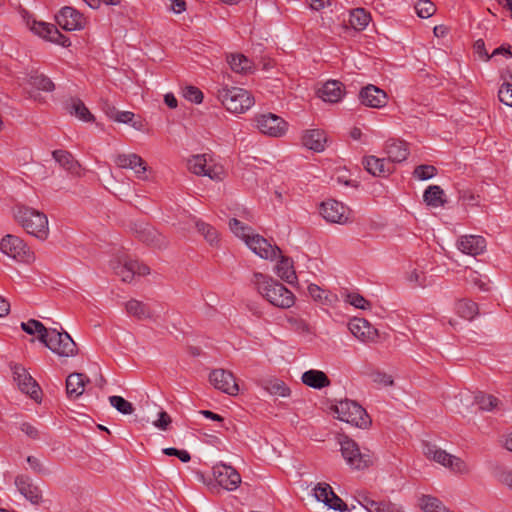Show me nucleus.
I'll return each instance as SVG.
<instances>
[{
	"label": "nucleus",
	"instance_id": "64",
	"mask_svg": "<svg viewBox=\"0 0 512 512\" xmlns=\"http://www.w3.org/2000/svg\"><path fill=\"white\" fill-rule=\"evenodd\" d=\"M103 111L105 112V114L112 120H115L116 118V115L118 114V110L116 109L115 106H113L112 104H110L109 102H105L104 105H103Z\"/></svg>",
	"mask_w": 512,
	"mask_h": 512
},
{
	"label": "nucleus",
	"instance_id": "26",
	"mask_svg": "<svg viewBox=\"0 0 512 512\" xmlns=\"http://www.w3.org/2000/svg\"><path fill=\"white\" fill-rule=\"evenodd\" d=\"M363 165L368 173L376 177H386L393 172V166L386 163L384 158L367 156L363 159Z\"/></svg>",
	"mask_w": 512,
	"mask_h": 512
},
{
	"label": "nucleus",
	"instance_id": "27",
	"mask_svg": "<svg viewBox=\"0 0 512 512\" xmlns=\"http://www.w3.org/2000/svg\"><path fill=\"white\" fill-rule=\"evenodd\" d=\"M54 160L66 171L74 175H79L81 170L80 163L67 150H54L52 152Z\"/></svg>",
	"mask_w": 512,
	"mask_h": 512
},
{
	"label": "nucleus",
	"instance_id": "11",
	"mask_svg": "<svg viewBox=\"0 0 512 512\" xmlns=\"http://www.w3.org/2000/svg\"><path fill=\"white\" fill-rule=\"evenodd\" d=\"M350 209L336 200H327L320 205V214L330 223L346 224L350 221Z\"/></svg>",
	"mask_w": 512,
	"mask_h": 512
},
{
	"label": "nucleus",
	"instance_id": "36",
	"mask_svg": "<svg viewBox=\"0 0 512 512\" xmlns=\"http://www.w3.org/2000/svg\"><path fill=\"white\" fill-rule=\"evenodd\" d=\"M455 310L461 318L469 321L473 320L479 313L478 304L468 299L458 301Z\"/></svg>",
	"mask_w": 512,
	"mask_h": 512
},
{
	"label": "nucleus",
	"instance_id": "8",
	"mask_svg": "<svg viewBox=\"0 0 512 512\" xmlns=\"http://www.w3.org/2000/svg\"><path fill=\"white\" fill-rule=\"evenodd\" d=\"M0 250L7 256L19 261L29 263L34 260V253L18 236L8 234L0 243Z\"/></svg>",
	"mask_w": 512,
	"mask_h": 512
},
{
	"label": "nucleus",
	"instance_id": "6",
	"mask_svg": "<svg viewBox=\"0 0 512 512\" xmlns=\"http://www.w3.org/2000/svg\"><path fill=\"white\" fill-rule=\"evenodd\" d=\"M41 341L47 348L60 357H73L77 354V345L65 331L48 328L47 336Z\"/></svg>",
	"mask_w": 512,
	"mask_h": 512
},
{
	"label": "nucleus",
	"instance_id": "15",
	"mask_svg": "<svg viewBox=\"0 0 512 512\" xmlns=\"http://www.w3.org/2000/svg\"><path fill=\"white\" fill-rule=\"evenodd\" d=\"M210 383L218 390L229 395H236L239 391L234 375L224 369H215L209 375Z\"/></svg>",
	"mask_w": 512,
	"mask_h": 512
},
{
	"label": "nucleus",
	"instance_id": "4",
	"mask_svg": "<svg viewBox=\"0 0 512 512\" xmlns=\"http://www.w3.org/2000/svg\"><path fill=\"white\" fill-rule=\"evenodd\" d=\"M340 421L349 423L361 429H367L371 425V418L366 410L357 402L345 399L339 401L333 407Z\"/></svg>",
	"mask_w": 512,
	"mask_h": 512
},
{
	"label": "nucleus",
	"instance_id": "61",
	"mask_svg": "<svg viewBox=\"0 0 512 512\" xmlns=\"http://www.w3.org/2000/svg\"><path fill=\"white\" fill-rule=\"evenodd\" d=\"M135 115L130 111H119L114 121L124 124H131L134 128H137V124L133 122Z\"/></svg>",
	"mask_w": 512,
	"mask_h": 512
},
{
	"label": "nucleus",
	"instance_id": "52",
	"mask_svg": "<svg viewBox=\"0 0 512 512\" xmlns=\"http://www.w3.org/2000/svg\"><path fill=\"white\" fill-rule=\"evenodd\" d=\"M494 475L498 482L512 490V469L507 467H497Z\"/></svg>",
	"mask_w": 512,
	"mask_h": 512
},
{
	"label": "nucleus",
	"instance_id": "34",
	"mask_svg": "<svg viewBox=\"0 0 512 512\" xmlns=\"http://www.w3.org/2000/svg\"><path fill=\"white\" fill-rule=\"evenodd\" d=\"M127 314L138 320L151 319L153 314L149 306L139 300L131 299L125 304Z\"/></svg>",
	"mask_w": 512,
	"mask_h": 512
},
{
	"label": "nucleus",
	"instance_id": "58",
	"mask_svg": "<svg viewBox=\"0 0 512 512\" xmlns=\"http://www.w3.org/2000/svg\"><path fill=\"white\" fill-rule=\"evenodd\" d=\"M27 462L35 473L41 475H47L49 473L48 469L42 464L40 459H38L37 457L28 456Z\"/></svg>",
	"mask_w": 512,
	"mask_h": 512
},
{
	"label": "nucleus",
	"instance_id": "37",
	"mask_svg": "<svg viewBox=\"0 0 512 512\" xmlns=\"http://www.w3.org/2000/svg\"><path fill=\"white\" fill-rule=\"evenodd\" d=\"M371 20L370 14L363 8H357L350 12L349 24L356 31L364 30Z\"/></svg>",
	"mask_w": 512,
	"mask_h": 512
},
{
	"label": "nucleus",
	"instance_id": "23",
	"mask_svg": "<svg viewBox=\"0 0 512 512\" xmlns=\"http://www.w3.org/2000/svg\"><path fill=\"white\" fill-rule=\"evenodd\" d=\"M15 485L18 491L32 504H39L42 500L41 490L32 483V480L25 475H18L15 478Z\"/></svg>",
	"mask_w": 512,
	"mask_h": 512
},
{
	"label": "nucleus",
	"instance_id": "20",
	"mask_svg": "<svg viewBox=\"0 0 512 512\" xmlns=\"http://www.w3.org/2000/svg\"><path fill=\"white\" fill-rule=\"evenodd\" d=\"M350 332L362 342H373L378 337L377 329L364 318H353L348 324Z\"/></svg>",
	"mask_w": 512,
	"mask_h": 512
},
{
	"label": "nucleus",
	"instance_id": "50",
	"mask_svg": "<svg viewBox=\"0 0 512 512\" xmlns=\"http://www.w3.org/2000/svg\"><path fill=\"white\" fill-rule=\"evenodd\" d=\"M345 301L355 308L366 310L369 309L371 304L368 300H366L359 293L351 292L347 293L345 297Z\"/></svg>",
	"mask_w": 512,
	"mask_h": 512
},
{
	"label": "nucleus",
	"instance_id": "57",
	"mask_svg": "<svg viewBox=\"0 0 512 512\" xmlns=\"http://www.w3.org/2000/svg\"><path fill=\"white\" fill-rule=\"evenodd\" d=\"M370 377L374 383L383 385V386H391L394 381L392 377L385 372L374 371L370 374Z\"/></svg>",
	"mask_w": 512,
	"mask_h": 512
},
{
	"label": "nucleus",
	"instance_id": "2",
	"mask_svg": "<svg viewBox=\"0 0 512 512\" xmlns=\"http://www.w3.org/2000/svg\"><path fill=\"white\" fill-rule=\"evenodd\" d=\"M14 217L28 234L40 240L47 239L49 235L48 219L43 212L26 206H18L14 211Z\"/></svg>",
	"mask_w": 512,
	"mask_h": 512
},
{
	"label": "nucleus",
	"instance_id": "47",
	"mask_svg": "<svg viewBox=\"0 0 512 512\" xmlns=\"http://www.w3.org/2000/svg\"><path fill=\"white\" fill-rule=\"evenodd\" d=\"M308 292L314 300L324 301L325 303L331 304L336 299V295L324 291L316 284H310Z\"/></svg>",
	"mask_w": 512,
	"mask_h": 512
},
{
	"label": "nucleus",
	"instance_id": "31",
	"mask_svg": "<svg viewBox=\"0 0 512 512\" xmlns=\"http://www.w3.org/2000/svg\"><path fill=\"white\" fill-rule=\"evenodd\" d=\"M280 260L276 265V274L288 284H294L297 280V275L293 266V260L289 257L279 255Z\"/></svg>",
	"mask_w": 512,
	"mask_h": 512
},
{
	"label": "nucleus",
	"instance_id": "48",
	"mask_svg": "<svg viewBox=\"0 0 512 512\" xmlns=\"http://www.w3.org/2000/svg\"><path fill=\"white\" fill-rule=\"evenodd\" d=\"M229 227L237 237L243 239L245 242L247 238L251 235V227L244 225L241 221H239L236 218H232L229 221Z\"/></svg>",
	"mask_w": 512,
	"mask_h": 512
},
{
	"label": "nucleus",
	"instance_id": "51",
	"mask_svg": "<svg viewBox=\"0 0 512 512\" xmlns=\"http://www.w3.org/2000/svg\"><path fill=\"white\" fill-rule=\"evenodd\" d=\"M437 174V168L433 165L422 164L414 169L413 175L419 180H428Z\"/></svg>",
	"mask_w": 512,
	"mask_h": 512
},
{
	"label": "nucleus",
	"instance_id": "33",
	"mask_svg": "<svg viewBox=\"0 0 512 512\" xmlns=\"http://www.w3.org/2000/svg\"><path fill=\"white\" fill-rule=\"evenodd\" d=\"M360 505L368 512H401L394 504L385 501H374L366 495L360 496L358 500Z\"/></svg>",
	"mask_w": 512,
	"mask_h": 512
},
{
	"label": "nucleus",
	"instance_id": "63",
	"mask_svg": "<svg viewBox=\"0 0 512 512\" xmlns=\"http://www.w3.org/2000/svg\"><path fill=\"white\" fill-rule=\"evenodd\" d=\"M474 51L478 56L484 60L488 61L491 58V54L489 55L486 48H485V42L482 39H478L475 41L473 45Z\"/></svg>",
	"mask_w": 512,
	"mask_h": 512
},
{
	"label": "nucleus",
	"instance_id": "7",
	"mask_svg": "<svg viewBox=\"0 0 512 512\" xmlns=\"http://www.w3.org/2000/svg\"><path fill=\"white\" fill-rule=\"evenodd\" d=\"M423 453L428 459L449 468L453 472L460 474H466L469 472L467 464L461 458L447 453L436 445L425 442L423 444Z\"/></svg>",
	"mask_w": 512,
	"mask_h": 512
},
{
	"label": "nucleus",
	"instance_id": "10",
	"mask_svg": "<svg viewBox=\"0 0 512 512\" xmlns=\"http://www.w3.org/2000/svg\"><path fill=\"white\" fill-rule=\"evenodd\" d=\"M213 476L216 483L227 491L236 490L241 483V476L238 471L224 463H217L213 466Z\"/></svg>",
	"mask_w": 512,
	"mask_h": 512
},
{
	"label": "nucleus",
	"instance_id": "39",
	"mask_svg": "<svg viewBox=\"0 0 512 512\" xmlns=\"http://www.w3.org/2000/svg\"><path fill=\"white\" fill-rule=\"evenodd\" d=\"M263 388L271 395L280 396V397H288L290 396L291 390L290 388L279 379H269L263 381Z\"/></svg>",
	"mask_w": 512,
	"mask_h": 512
},
{
	"label": "nucleus",
	"instance_id": "14",
	"mask_svg": "<svg viewBox=\"0 0 512 512\" xmlns=\"http://www.w3.org/2000/svg\"><path fill=\"white\" fill-rule=\"evenodd\" d=\"M13 375L19 389L23 393L29 395L35 401L40 400L41 388L25 368L21 366H15Z\"/></svg>",
	"mask_w": 512,
	"mask_h": 512
},
{
	"label": "nucleus",
	"instance_id": "42",
	"mask_svg": "<svg viewBox=\"0 0 512 512\" xmlns=\"http://www.w3.org/2000/svg\"><path fill=\"white\" fill-rule=\"evenodd\" d=\"M21 328L29 335L38 334L39 341H43V337L47 336V329L40 321L30 319L27 322L21 323Z\"/></svg>",
	"mask_w": 512,
	"mask_h": 512
},
{
	"label": "nucleus",
	"instance_id": "38",
	"mask_svg": "<svg viewBox=\"0 0 512 512\" xmlns=\"http://www.w3.org/2000/svg\"><path fill=\"white\" fill-rule=\"evenodd\" d=\"M67 110L70 114L75 115L77 118H79L82 121L85 122H91L94 121V116L91 114V112L88 110V108L85 106L83 101L80 99H71L70 103L67 104Z\"/></svg>",
	"mask_w": 512,
	"mask_h": 512
},
{
	"label": "nucleus",
	"instance_id": "5",
	"mask_svg": "<svg viewBox=\"0 0 512 512\" xmlns=\"http://www.w3.org/2000/svg\"><path fill=\"white\" fill-rule=\"evenodd\" d=\"M339 444L341 455L351 469L363 470L373 464V454L370 451L362 452L353 439L343 436Z\"/></svg>",
	"mask_w": 512,
	"mask_h": 512
},
{
	"label": "nucleus",
	"instance_id": "45",
	"mask_svg": "<svg viewBox=\"0 0 512 512\" xmlns=\"http://www.w3.org/2000/svg\"><path fill=\"white\" fill-rule=\"evenodd\" d=\"M109 402L112 407H114L118 412H120L123 415H130L135 410L132 403L121 396H110Z\"/></svg>",
	"mask_w": 512,
	"mask_h": 512
},
{
	"label": "nucleus",
	"instance_id": "9",
	"mask_svg": "<svg viewBox=\"0 0 512 512\" xmlns=\"http://www.w3.org/2000/svg\"><path fill=\"white\" fill-rule=\"evenodd\" d=\"M255 122L259 131L270 137H282L288 130V123L282 117L273 113L256 115Z\"/></svg>",
	"mask_w": 512,
	"mask_h": 512
},
{
	"label": "nucleus",
	"instance_id": "29",
	"mask_svg": "<svg viewBox=\"0 0 512 512\" xmlns=\"http://www.w3.org/2000/svg\"><path fill=\"white\" fill-rule=\"evenodd\" d=\"M319 96L325 102L337 103L343 96V84L337 80L327 81L319 90Z\"/></svg>",
	"mask_w": 512,
	"mask_h": 512
},
{
	"label": "nucleus",
	"instance_id": "32",
	"mask_svg": "<svg viewBox=\"0 0 512 512\" xmlns=\"http://www.w3.org/2000/svg\"><path fill=\"white\" fill-rule=\"evenodd\" d=\"M226 61L235 73L247 74L253 69V62L242 53L228 54Z\"/></svg>",
	"mask_w": 512,
	"mask_h": 512
},
{
	"label": "nucleus",
	"instance_id": "3",
	"mask_svg": "<svg viewBox=\"0 0 512 512\" xmlns=\"http://www.w3.org/2000/svg\"><path fill=\"white\" fill-rule=\"evenodd\" d=\"M217 98L227 111L233 114H242L254 105L251 93L240 87L223 86L217 91Z\"/></svg>",
	"mask_w": 512,
	"mask_h": 512
},
{
	"label": "nucleus",
	"instance_id": "21",
	"mask_svg": "<svg viewBox=\"0 0 512 512\" xmlns=\"http://www.w3.org/2000/svg\"><path fill=\"white\" fill-rule=\"evenodd\" d=\"M359 99L367 107L381 108L387 103V94L374 85H368L361 89Z\"/></svg>",
	"mask_w": 512,
	"mask_h": 512
},
{
	"label": "nucleus",
	"instance_id": "19",
	"mask_svg": "<svg viewBox=\"0 0 512 512\" xmlns=\"http://www.w3.org/2000/svg\"><path fill=\"white\" fill-rule=\"evenodd\" d=\"M314 496L318 501L323 502L331 509L337 511L347 510V505L334 493L332 487L327 483H319L314 488Z\"/></svg>",
	"mask_w": 512,
	"mask_h": 512
},
{
	"label": "nucleus",
	"instance_id": "41",
	"mask_svg": "<svg viewBox=\"0 0 512 512\" xmlns=\"http://www.w3.org/2000/svg\"><path fill=\"white\" fill-rule=\"evenodd\" d=\"M195 226H196L197 231L203 235L205 240L210 245L213 246V245L218 244L219 234H218V231L212 225H210L202 220H197L195 223Z\"/></svg>",
	"mask_w": 512,
	"mask_h": 512
},
{
	"label": "nucleus",
	"instance_id": "35",
	"mask_svg": "<svg viewBox=\"0 0 512 512\" xmlns=\"http://www.w3.org/2000/svg\"><path fill=\"white\" fill-rule=\"evenodd\" d=\"M444 190L438 185L429 186L423 194L424 201L428 206L439 207L446 203Z\"/></svg>",
	"mask_w": 512,
	"mask_h": 512
},
{
	"label": "nucleus",
	"instance_id": "16",
	"mask_svg": "<svg viewBox=\"0 0 512 512\" xmlns=\"http://www.w3.org/2000/svg\"><path fill=\"white\" fill-rule=\"evenodd\" d=\"M31 30L36 35L63 47H68L71 44L69 38L63 35L53 24L34 20Z\"/></svg>",
	"mask_w": 512,
	"mask_h": 512
},
{
	"label": "nucleus",
	"instance_id": "49",
	"mask_svg": "<svg viewBox=\"0 0 512 512\" xmlns=\"http://www.w3.org/2000/svg\"><path fill=\"white\" fill-rule=\"evenodd\" d=\"M415 10L420 18H429L436 12V6L430 0H419L415 5Z\"/></svg>",
	"mask_w": 512,
	"mask_h": 512
},
{
	"label": "nucleus",
	"instance_id": "17",
	"mask_svg": "<svg viewBox=\"0 0 512 512\" xmlns=\"http://www.w3.org/2000/svg\"><path fill=\"white\" fill-rule=\"evenodd\" d=\"M113 269L123 282L132 281L135 275L145 276L150 273V268L147 265L132 259H125L123 263L119 262L113 266Z\"/></svg>",
	"mask_w": 512,
	"mask_h": 512
},
{
	"label": "nucleus",
	"instance_id": "60",
	"mask_svg": "<svg viewBox=\"0 0 512 512\" xmlns=\"http://www.w3.org/2000/svg\"><path fill=\"white\" fill-rule=\"evenodd\" d=\"M20 430L33 440H37L40 438L39 430L29 422L21 423Z\"/></svg>",
	"mask_w": 512,
	"mask_h": 512
},
{
	"label": "nucleus",
	"instance_id": "44",
	"mask_svg": "<svg viewBox=\"0 0 512 512\" xmlns=\"http://www.w3.org/2000/svg\"><path fill=\"white\" fill-rule=\"evenodd\" d=\"M208 165V160L205 154L194 155L188 160V169L196 175H203Z\"/></svg>",
	"mask_w": 512,
	"mask_h": 512
},
{
	"label": "nucleus",
	"instance_id": "30",
	"mask_svg": "<svg viewBox=\"0 0 512 512\" xmlns=\"http://www.w3.org/2000/svg\"><path fill=\"white\" fill-rule=\"evenodd\" d=\"M302 382L314 389H322L331 384L328 376L320 370L311 369L302 374Z\"/></svg>",
	"mask_w": 512,
	"mask_h": 512
},
{
	"label": "nucleus",
	"instance_id": "28",
	"mask_svg": "<svg viewBox=\"0 0 512 512\" xmlns=\"http://www.w3.org/2000/svg\"><path fill=\"white\" fill-rule=\"evenodd\" d=\"M85 382L89 379L82 373H71L66 379V393L69 398L76 399L84 392Z\"/></svg>",
	"mask_w": 512,
	"mask_h": 512
},
{
	"label": "nucleus",
	"instance_id": "12",
	"mask_svg": "<svg viewBox=\"0 0 512 512\" xmlns=\"http://www.w3.org/2000/svg\"><path fill=\"white\" fill-rule=\"evenodd\" d=\"M114 163L121 169H131L135 176L140 180L147 179L148 166L141 156L136 153L118 154L114 158Z\"/></svg>",
	"mask_w": 512,
	"mask_h": 512
},
{
	"label": "nucleus",
	"instance_id": "54",
	"mask_svg": "<svg viewBox=\"0 0 512 512\" xmlns=\"http://www.w3.org/2000/svg\"><path fill=\"white\" fill-rule=\"evenodd\" d=\"M288 324L290 325V328L298 333H308L309 332V325L308 323L295 315L287 316L286 318Z\"/></svg>",
	"mask_w": 512,
	"mask_h": 512
},
{
	"label": "nucleus",
	"instance_id": "40",
	"mask_svg": "<svg viewBox=\"0 0 512 512\" xmlns=\"http://www.w3.org/2000/svg\"><path fill=\"white\" fill-rule=\"evenodd\" d=\"M28 83L31 87L46 92H51L55 89V85L52 80L44 74L33 72L28 77Z\"/></svg>",
	"mask_w": 512,
	"mask_h": 512
},
{
	"label": "nucleus",
	"instance_id": "22",
	"mask_svg": "<svg viewBox=\"0 0 512 512\" xmlns=\"http://www.w3.org/2000/svg\"><path fill=\"white\" fill-rule=\"evenodd\" d=\"M457 246L462 253L476 256L484 252L486 240L482 236L464 235L458 240Z\"/></svg>",
	"mask_w": 512,
	"mask_h": 512
},
{
	"label": "nucleus",
	"instance_id": "53",
	"mask_svg": "<svg viewBox=\"0 0 512 512\" xmlns=\"http://www.w3.org/2000/svg\"><path fill=\"white\" fill-rule=\"evenodd\" d=\"M202 176H207L211 180L214 181H222L225 177V170L222 165L219 164H209L206 167L205 172Z\"/></svg>",
	"mask_w": 512,
	"mask_h": 512
},
{
	"label": "nucleus",
	"instance_id": "24",
	"mask_svg": "<svg viewBox=\"0 0 512 512\" xmlns=\"http://www.w3.org/2000/svg\"><path fill=\"white\" fill-rule=\"evenodd\" d=\"M301 142L309 150L322 152L325 149L327 138L323 130L310 129L303 132Z\"/></svg>",
	"mask_w": 512,
	"mask_h": 512
},
{
	"label": "nucleus",
	"instance_id": "18",
	"mask_svg": "<svg viewBox=\"0 0 512 512\" xmlns=\"http://www.w3.org/2000/svg\"><path fill=\"white\" fill-rule=\"evenodd\" d=\"M57 24L66 31L83 29L85 26L84 16L72 7H63L56 16Z\"/></svg>",
	"mask_w": 512,
	"mask_h": 512
},
{
	"label": "nucleus",
	"instance_id": "13",
	"mask_svg": "<svg viewBox=\"0 0 512 512\" xmlns=\"http://www.w3.org/2000/svg\"><path fill=\"white\" fill-rule=\"evenodd\" d=\"M245 243L256 255L263 259L273 260L281 254L278 246L272 245L267 239L258 234H251Z\"/></svg>",
	"mask_w": 512,
	"mask_h": 512
},
{
	"label": "nucleus",
	"instance_id": "55",
	"mask_svg": "<svg viewBox=\"0 0 512 512\" xmlns=\"http://www.w3.org/2000/svg\"><path fill=\"white\" fill-rule=\"evenodd\" d=\"M183 96L186 100L195 104L202 103L204 97L202 91L195 86L185 87L183 90Z\"/></svg>",
	"mask_w": 512,
	"mask_h": 512
},
{
	"label": "nucleus",
	"instance_id": "25",
	"mask_svg": "<svg viewBox=\"0 0 512 512\" xmlns=\"http://www.w3.org/2000/svg\"><path fill=\"white\" fill-rule=\"evenodd\" d=\"M385 150L389 161L393 163L405 161L410 153L408 143L399 139H389L386 142Z\"/></svg>",
	"mask_w": 512,
	"mask_h": 512
},
{
	"label": "nucleus",
	"instance_id": "43",
	"mask_svg": "<svg viewBox=\"0 0 512 512\" xmlns=\"http://www.w3.org/2000/svg\"><path fill=\"white\" fill-rule=\"evenodd\" d=\"M478 408L483 411H491L498 405V398L493 395L479 392L474 397Z\"/></svg>",
	"mask_w": 512,
	"mask_h": 512
},
{
	"label": "nucleus",
	"instance_id": "46",
	"mask_svg": "<svg viewBox=\"0 0 512 512\" xmlns=\"http://www.w3.org/2000/svg\"><path fill=\"white\" fill-rule=\"evenodd\" d=\"M466 280L468 283L477 287L481 291H488L489 284L487 277H483L479 272L475 270H469L466 275Z\"/></svg>",
	"mask_w": 512,
	"mask_h": 512
},
{
	"label": "nucleus",
	"instance_id": "62",
	"mask_svg": "<svg viewBox=\"0 0 512 512\" xmlns=\"http://www.w3.org/2000/svg\"><path fill=\"white\" fill-rule=\"evenodd\" d=\"M407 279L410 283L414 284L415 286L425 285V275L423 272L418 271L417 269L412 270L408 274Z\"/></svg>",
	"mask_w": 512,
	"mask_h": 512
},
{
	"label": "nucleus",
	"instance_id": "1",
	"mask_svg": "<svg viewBox=\"0 0 512 512\" xmlns=\"http://www.w3.org/2000/svg\"><path fill=\"white\" fill-rule=\"evenodd\" d=\"M252 282L258 292L273 306L287 309L294 305V294L279 281L256 272L253 274Z\"/></svg>",
	"mask_w": 512,
	"mask_h": 512
},
{
	"label": "nucleus",
	"instance_id": "59",
	"mask_svg": "<svg viewBox=\"0 0 512 512\" xmlns=\"http://www.w3.org/2000/svg\"><path fill=\"white\" fill-rule=\"evenodd\" d=\"M172 420L169 414L165 411L159 412V417L153 422V425L160 430H167Z\"/></svg>",
	"mask_w": 512,
	"mask_h": 512
},
{
	"label": "nucleus",
	"instance_id": "56",
	"mask_svg": "<svg viewBox=\"0 0 512 512\" xmlns=\"http://www.w3.org/2000/svg\"><path fill=\"white\" fill-rule=\"evenodd\" d=\"M498 97L503 104L512 107V84L503 83L498 91Z\"/></svg>",
	"mask_w": 512,
	"mask_h": 512
}]
</instances>
